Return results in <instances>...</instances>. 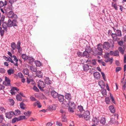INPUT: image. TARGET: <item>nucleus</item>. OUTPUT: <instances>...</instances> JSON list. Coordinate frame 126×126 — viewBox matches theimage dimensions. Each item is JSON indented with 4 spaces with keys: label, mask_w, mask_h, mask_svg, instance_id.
Listing matches in <instances>:
<instances>
[{
    "label": "nucleus",
    "mask_w": 126,
    "mask_h": 126,
    "mask_svg": "<svg viewBox=\"0 0 126 126\" xmlns=\"http://www.w3.org/2000/svg\"><path fill=\"white\" fill-rule=\"evenodd\" d=\"M62 106L64 108H65V106H67L68 107L69 106L68 110L71 112H74L73 110L75 109V105L73 102H71L70 101H68V102H64L62 103Z\"/></svg>",
    "instance_id": "f257e3e1"
},
{
    "label": "nucleus",
    "mask_w": 126,
    "mask_h": 126,
    "mask_svg": "<svg viewBox=\"0 0 126 126\" xmlns=\"http://www.w3.org/2000/svg\"><path fill=\"white\" fill-rule=\"evenodd\" d=\"M13 26L12 20L10 19L8 20L7 22L3 23L2 25V28L6 31L8 27H10Z\"/></svg>",
    "instance_id": "f03ea898"
},
{
    "label": "nucleus",
    "mask_w": 126,
    "mask_h": 126,
    "mask_svg": "<svg viewBox=\"0 0 126 126\" xmlns=\"http://www.w3.org/2000/svg\"><path fill=\"white\" fill-rule=\"evenodd\" d=\"M92 52L95 55H101L102 53V49L101 48H94V49H93Z\"/></svg>",
    "instance_id": "7ed1b4c3"
},
{
    "label": "nucleus",
    "mask_w": 126,
    "mask_h": 126,
    "mask_svg": "<svg viewBox=\"0 0 126 126\" xmlns=\"http://www.w3.org/2000/svg\"><path fill=\"white\" fill-rule=\"evenodd\" d=\"M114 42L112 39H110L109 42H104L103 45V47H111L114 46Z\"/></svg>",
    "instance_id": "20e7f679"
},
{
    "label": "nucleus",
    "mask_w": 126,
    "mask_h": 126,
    "mask_svg": "<svg viewBox=\"0 0 126 126\" xmlns=\"http://www.w3.org/2000/svg\"><path fill=\"white\" fill-rule=\"evenodd\" d=\"M113 40L115 41H116L117 40V37H121L122 36L121 31L119 30H116L115 33H114Z\"/></svg>",
    "instance_id": "39448f33"
},
{
    "label": "nucleus",
    "mask_w": 126,
    "mask_h": 126,
    "mask_svg": "<svg viewBox=\"0 0 126 126\" xmlns=\"http://www.w3.org/2000/svg\"><path fill=\"white\" fill-rule=\"evenodd\" d=\"M116 117L115 115L112 116L109 122V124H110L111 126H114V125L116 123L118 122L116 120Z\"/></svg>",
    "instance_id": "423d86ee"
},
{
    "label": "nucleus",
    "mask_w": 126,
    "mask_h": 126,
    "mask_svg": "<svg viewBox=\"0 0 126 126\" xmlns=\"http://www.w3.org/2000/svg\"><path fill=\"white\" fill-rule=\"evenodd\" d=\"M38 86L40 89L41 91H44L43 88L45 87L44 82L42 81L39 80L38 83Z\"/></svg>",
    "instance_id": "0eeeda50"
},
{
    "label": "nucleus",
    "mask_w": 126,
    "mask_h": 126,
    "mask_svg": "<svg viewBox=\"0 0 126 126\" xmlns=\"http://www.w3.org/2000/svg\"><path fill=\"white\" fill-rule=\"evenodd\" d=\"M7 16L9 18L13 19L14 18L16 19L17 17V15L16 14H14L12 11H10L8 13Z\"/></svg>",
    "instance_id": "6e6552de"
},
{
    "label": "nucleus",
    "mask_w": 126,
    "mask_h": 126,
    "mask_svg": "<svg viewBox=\"0 0 126 126\" xmlns=\"http://www.w3.org/2000/svg\"><path fill=\"white\" fill-rule=\"evenodd\" d=\"M93 49L92 48H86L85 49V51L83 52V54L84 56H85L86 57L87 56H88L89 54V53L91 52L92 51Z\"/></svg>",
    "instance_id": "1a4fd4ad"
},
{
    "label": "nucleus",
    "mask_w": 126,
    "mask_h": 126,
    "mask_svg": "<svg viewBox=\"0 0 126 126\" xmlns=\"http://www.w3.org/2000/svg\"><path fill=\"white\" fill-rule=\"evenodd\" d=\"M90 112L88 111H86L84 113L83 116L84 119L86 120H88L90 119Z\"/></svg>",
    "instance_id": "9d476101"
},
{
    "label": "nucleus",
    "mask_w": 126,
    "mask_h": 126,
    "mask_svg": "<svg viewBox=\"0 0 126 126\" xmlns=\"http://www.w3.org/2000/svg\"><path fill=\"white\" fill-rule=\"evenodd\" d=\"M15 114L13 112L11 111L9 112H7L5 113L6 117L8 119H11Z\"/></svg>",
    "instance_id": "9b49d317"
},
{
    "label": "nucleus",
    "mask_w": 126,
    "mask_h": 126,
    "mask_svg": "<svg viewBox=\"0 0 126 126\" xmlns=\"http://www.w3.org/2000/svg\"><path fill=\"white\" fill-rule=\"evenodd\" d=\"M5 81L3 82V84L6 86H9L10 84V80L9 78L6 77H5Z\"/></svg>",
    "instance_id": "f8f14e48"
},
{
    "label": "nucleus",
    "mask_w": 126,
    "mask_h": 126,
    "mask_svg": "<svg viewBox=\"0 0 126 126\" xmlns=\"http://www.w3.org/2000/svg\"><path fill=\"white\" fill-rule=\"evenodd\" d=\"M83 68L84 71H87L89 69H90L92 67L90 66H89L87 64H84L83 65Z\"/></svg>",
    "instance_id": "ddd939ff"
},
{
    "label": "nucleus",
    "mask_w": 126,
    "mask_h": 126,
    "mask_svg": "<svg viewBox=\"0 0 126 126\" xmlns=\"http://www.w3.org/2000/svg\"><path fill=\"white\" fill-rule=\"evenodd\" d=\"M94 77L95 78L98 79L100 78L101 75L98 72H95L94 74Z\"/></svg>",
    "instance_id": "4468645a"
},
{
    "label": "nucleus",
    "mask_w": 126,
    "mask_h": 126,
    "mask_svg": "<svg viewBox=\"0 0 126 126\" xmlns=\"http://www.w3.org/2000/svg\"><path fill=\"white\" fill-rule=\"evenodd\" d=\"M119 52L117 50H116L115 51H111L110 52V54L111 55H113L114 56H118Z\"/></svg>",
    "instance_id": "2eb2a0df"
},
{
    "label": "nucleus",
    "mask_w": 126,
    "mask_h": 126,
    "mask_svg": "<svg viewBox=\"0 0 126 126\" xmlns=\"http://www.w3.org/2000/svg\"><path fill=\"white\" fill-rule=\"evenodd\" d=\"M51 94L52 96L54 98H56L58 97L59 95L55 91H52L51 92Z\"/></svg>",
    "instance_id": "dca6fc26"
},
{
    "label": "nucleus",
    "mask_w": 126,
    "mask_h": 126,
    "mask_svg": "<svg viewBox=\"0 0 126 126\" xmlns=\"http://www.w3.org/2000/svg\"><path fill=\"white\" fill-rule=\"evenodd\" d=\"M45 82L46 84L50 85L52 83V81L49 79V78L46 77L45 79Z\"/></svg>",
    "instance_id": "f3484780"
},
{
    "label": "nucleus",
    "mask_w": 126,
    "mask_h": 126,
    "mask_svg": "<svg viewBox=\"0 0 126 126\" xmlns=\"http://www.w3.org/2000/svg\"><path fill=\"white\" fill-rule=\"evenodd\" d=\"M59 101L60 102H63L64 101V96L61 95L59 94L58 97Z\"/></svg>",
    "instance_id": "a211bd4d"
},
{
    "label": "nucleus",
    "mask_w": 126,
    "mask_h": 126,
    "mask_svg": "<svg viewBox=\"0 0 126 126\" xmlns=\"http://www.w3.org/2000/svg\"><path fill=\"white\" fill-rule=\"evenodd\" d=\"M93 122L94 123L95 125H98L99 122V120L98 118L96 117H94L93 119Z\"/></svg>",
    "instance_id": "6ab92c4d"
},
{
    "label": "nucleus",
    "mask_w": 126,
    "mask_h": 126,
    "mask_svg": "<svg viewBox=\"0 0 126 126\" xmlns=\"http://www.w3.org/2000/svg\"><path fill=\"white\" fill-rule=\"evenodd\" d=\"M43 74L42 72L39 71L36 72V76L39 78H42V77Z\"/></svg>",
    "instance_id": "aec40b11"
},
{
    "label": "nucleus",
    "mask_w": 126,
    "mask_h": 126,
    "mask_svg": "<svg viewBox=\"0 0 126 126\" xmlns=\"http://www.w3.org/2000/svg\"><path fill=\"white\" fill-rule=\"evenodd\" d=\"M17 90V88H16L15 87H13L11 90H10V93L12 95L15 94L16 91Z\"/></svg>",
    "instance_id": "412c9836"
},
{
    "label": "nucleus",
    "mask_w": 126,
    "mask_h": 126,
    "mask_svg": "<svg viewBox=\"0 0 126 126\" xmlns=\"http://www.w3.org/2000/svg\"><path fill=\"white\" fill-rule=\"evenodd\" d=\"M7 2L6 0H5L4 2H3L2 1H0V8L6 6L7 5Z\"/></svg>",
    "instance_id": "4be33fe9"
},
{
    "label": "nucleus",
    "mask_w": 126,
    "mask_h": 126,
    "mask_svg": "<svg viewBox=\"0 0 126 126\" xmlns=\"http://www.w3.org/2000/svg\"><path fill=\"white\" fill-rule=\"evenodd\" d=\"M65 97L66 99H67V101H64V102H68V101H69L70 99L71 98V95L69 94H67L65 95Z\"/></svg>",
    "instance_id": "5701e85b"
},
{
    "label": "nucleus",
    "mask_w": 126,
    "mask_h": 126,
    "mask_svg": "<svg viewBox=\"0 0 126 126\" xmlns=\"http://www.w3.org/2000/svg\"><path fill=\"white\" fill-rule=\"evenodd\" d=\"M48 108L50 111H52L53 110H55L56 107L55 105H53L52 106H49Z\"/></svg>",
    "instance_id": "b1692460"
},
{
    "label": "nucleus",
    "mask_w": 126,
    "mask_h": 126,
    "mask_svg": "<svg viewBox=\"0 0 126 126\" xmlns=\"http://www.w3.org/2000/svg\"><path fill=\"white\" fill-rule=\"evenodd\" d=\"M24 74L26 75H28L29 74V70L26 68H24L23 71Z\"/></svg>",
    "instance_id": "393cba45"
},
{
    "label": "nucleus",
    "mask_w": 126,
    "mask_h": 126,
    "mask_svg": "<svg viewBox=\"0 0 126 126\" xmlns=\"http://www.w3.org/2000/svg\"><path fill=\"white\" fill-rule=\"evenodd\" d=\"M21 57L25 61L27 60L28 58V56H27L26 54H22L21 56Z\"/></svg>",
    "instance_id": "a878e982"
},
{
    "label": "nucleus",
    "mask_w": 126,
    "mask_h": 126,
    "mask_svg": "<svg viewBox=\"0 0 126 126\" xmlns=\"http://www.w3.org/2000/svg\"><path fill=\"white\" fill-rule=\"evenodd\" d=\"M100 122L101 124L105 125L106 123V121L105 118L104 117L101 118L100 120Z\"/></svg>",
    "instance_id": "bb28decb"
},
{
    "label": "nucleus",
    "mask_w": 126,
    "mask_h": 126,
    "mask_svg": "<svg viewBox=\"0 0 126 126\" xmlns=\"http://www.w3.org/2000/svg\"><path fill=\"white\" fill-rule=\"evenodd\" d=\"M90 62L92 64L94 65H96V60L95 59H93L91 61L90 60H87L86 61V62Z\"/></svg>",
    "instance_id": "cd10ccee"
},
{
    "label": "nucleus",
    "mask_w": 126,
    "mask_h": 126,
    "mask_svg": "<svg viewBox=\"0 0 126 126\" xmlns=\"http://www.w3.org/2000/svg\"><path fill=\"white\" fill-rule=\"evenodd\" d=\"M125 42L123 40H121L118 42V44L119 46L123 47L125 45Z\"/></svg>",
    "instance_id": "c85d7f7f"
},
{
    "label": "nucleus",
    "mask_w": 126,
    "mask_h": 126,
    "mask_svg": "<svg viewBox=\"0 0 126 126\" xmlns=\"http://www.w3.org/2000/svg\"><path fill=\"white\" fill-rule=\"evenodd\" d=\"M108 34L109 36L111 35V36L113 40L114 33H112V31L111 30H109L108 31Z\"/></svg>",
    "instance_id": "c756f323"
},
{
    "label": "nucleus",
    "mask_w": 126,
    "mask_h": 126,
    "mask_svg": "<svg viewBox=\"0 0 126 126\" xmlns=\"http://www.w3.org/2000/svg\"><path fill=\"white\" fill-rule=\"evenodd\" d=\"M105 62H110V64H111L113 62L112 60V57H111V58H110L109 57L107 58H106L105 60Z\"/></svg>",
    "instance_id": "7c9ffc66"
},
{
    "label": "nucleus",
    "mask_w": 126,
    "mask_h": 126,
    "mask_svg": "<svg viewBox=\"0 0 126 126\" xmlns=\"http://www.w3.org/2000/svg\"><path fill=\"white\" fill-rule=\"evenodd\" d=\"M13 19L12 21V24L13 26H17L16 23H17L16 19L13 18Z\"/></svg>",
    "instance_id": "2f4dec72"
},
{
    "label": "nucleus",
    "mask_w": 126,
    "mask_h": 126,
    "mask_svg": "<svg viewBox=\"0 0 126 126\" xmlns=\"http://www.w3.org/2000/svg\"><path fill=\"white\" fill-rule=\"evenodd\" d=\"M109 109L111 112L113 113L115 112V110L113 106H110L109 107Z\"/></svg>",
    "instance_id": "473e14b6"
},
{
    "label": "nucleus",
    "mask_w": 126,
    "mask_h": 126,
    "mask_svg": "<svg viewBox=\"0 0 126 126\" xmlns=\"http://www.w3.org/2000/svg\"><path fill=\"white\" fill-rule=\"evenodd\" d=\"M7 72L8 74L9 75H10L12 74H13L14 73V70L12 69H10L8 70Z\"/></svg>",
    "instance_id": "72a5a7b5"
},
{
    "label": "nucleus",
    "mask_w": 126,
    "mask_h": 126,
    "mask_svg": "<svg viewBox=\"0 0 126 126\" xmlns=\"http://www.w3.org/2000/svg\"><path fill=\"white\" fill-rule=\"evenodd\" d=\"M98 84L101 87L104 85V83L102 80H100L98 82Z\"/></svg>",
    "instance_id": "f704fd0d"
},
{
    "label": "nucleus",
    "mask_w": 126,
    "mask_h": 126,
    "mask_svg": "<svg viewBox=\"0 0 126 126\" xmlns=\"http://www.w3.org/2000/svg\"><path fill=\"white\" fill-rule=\"evenodd\" d=\"M35 63L37 66L39 67L41 66V62L39 61H35Z\"/></svg>",
    "instance_id": "c9c22d12"
},
{
    "label": "nucleus",
    "mask_w": 126,
    "mask_h": 126,
    "mask_svg": "<svg viewBox=\"0 0 126 126\" xmlns=\"http://www.w3.org/2000/svg\"><path fill=\"white\" fill-rule=\"evenodd\" d=\"M31 113V112L30 111H28L27 112H24V114L26 116H28L29 117Z\"/></svg>",
    "instance_id": "e433bc0d"
},
{
    "label": "nucleus",
    "mask_w": 126,
    "mask_h": 126,
    "mask_svg": "<svg viewBox=\"0 0 126 126\" xmlns=\"http://www.w3.org/2000/svg\"><path fill=\"white\" fill-rule=\"evenodd\" d=\"M121 82L123 84V90H125L126 88V83L125 81H121Z\"/></svg>",
    "instance_id": "4c0bfd02"
},
{
    "label": "nucleus",
    "mask_w": 126,
    "mask_h": 126,
    "mask_svg": "<svg viewBox=\"0 0 126 126\" xmlns=\"http://www.w3.org/2000/svg\"><path fill=\"white\" fill-rule=\"evenodd\" d=\"M20 107L22 109L24 110L25 109V105L23 102H21L20 103Z\"/></svg>",
    "instance_id": "58836bf2"
},
{
    "label": "nucleus",
    "mask_w": 126,
    "mask_h": 126,
    "mask_svg": "<svg viewBox=\"0 0 126 126\" xmlns=\"http://www.w3.org/2000/svg\"><path fill=\"white\" fill-rule=\"evenodd\" d=\"M78 109L80 112H82L84 111L82 106H79Z\"/></svg>",
    "instance_id": "ea45409f"
},
{
    "label": "nucleus",
    "mask_w": 126,
    "mask_h": 126,
    "mask_svg": "<svg viewBox=\"0 0 126 126\" xmlns=\"http://www.w3.org/2000/svg\"><path fill=\"white\" fill-rule=\"evenodd\" d=\"M125 50L124 48H119V50L120 52L123 54L124 53Z\"/></svg>",
    "instance_id": "a19ab883"
},
{
    "label": "nucleus",
    "mask_w": 126,
    "mask_h": 126,
    "mask_svg": "<svg viewBox=\"0 0 126 126\" xmlns=\"http://www.w3.org/2000/svg\"><path fill=\"white\" fill-rule=\"evenodd\" d=\"M30 69L32 71L34 72H36L37 70V68L33 66L31 67Z\"/></svg>",
    "instance_id": "79ce46f5"
},
{
    "label": "nucleus",
    "mask_w": 126,
    "mask_h": 126,
    "mask_svg": "<svg viewBox=\"0 0 126 126\" xmlns=\"http://www.w3.org/2000/svg\"><path fill=\"white\" fill-rule=\"evenodd\" d=\"M4 33V30H2V28L0 27V33L1 36H3Z\"/></svg>",
    "instance_id": "37998d69"
},
{
    "label": "nucleus",
    "mask_w": 126,
    "mask_h": 126,
    "mask_svg": "<svg viewBox=\"0 0 126 126\" xmlns=\"http://www.w3.org/2000/svg\"><path fill=\"white\" fill-rule=\"evenodd\" d=\"M28 60L29 61V62L30 63H32L34 61V58L32 57H29L28 59Z\"/></svg>",
    "instance_id": "c03bdc74"
},
{
    "label": "nucleus",
    "mask_w": 126,
    "mask_h": 126,
    "mask_svg": "<svg viewBox=\"0 0 126 126\" xmlns=\"http://www.w3.org/2000/svg\"><path fill=\"white\" fill-rule=\"evenodd\" d=\"M105 101L107 104H109L110 102L109 98L108 97H107L105 98Z\"/></svg>",
    "instance_id": "a18cd8bd"
},
{
    "label": "nucleus",
    "mask_w": 126,
    "mask_h": 126,
    "mask_svg": "<svg viewBox=\"0 0 126 126\" xmlns=\"http://www.w3.org/2000/svg\"><path fill=\"white\" fill-rule=\"evenodd\" d=\"M8 1L9 3H10L11 6H12V4H14V3L16 2V0H7Z\"/></svg>",
    "instance_id": "49530a36"
},
{
    "label": "nucleus",
    "mask_w": 126,
    "mask_h": 126,
    "mask_svg": "<svg viewBox=\"0 0 126 126\" xmlns=\"http://www.w3.org/2000/svg\"><path fill=\"white\" fill-rule=\"evenodd\" d=\"M112 7H113L114 8L115 10H118V8L117 6V4L116 3L114 4L113 2H112Z\"/></svg>",
    "instance_id": "de8ad7c7"
},
{
    "label": "nucleus",
    "mask_w": 126,
    "mask_h": 126,
    "mask_svg": "<svg viewBox=\"0 0 126 126\" xmlns=\"http://www.w3.org/2000/svg\"><path fill=\"white\" fill-rule=\"evenodd\" d=\"M4 120V118L2 114H0V123L2 122Z\"/></svg>",
    "instance_id": "09e8293b"
},
{
    "label": "nucleus",
    "mask_w": 126,
    "mask_h": 126,
    "mask_svg": "<svg viewBox=\"0 0 126 126\" xmlns=\"http://www.w3.org/2000/svg\"><path fill=\"white\" fill-rule=\"evenodd\" d=\"M102 93L104 96H105L106 95L107 92L106 90V89H103L102 90Z\"/></svg>",
    "instance_id": "8fccbe9b"
},
{
    "label": "nucleus",
    "mask_w": 126,
    "mask_h": 126,
    "mask_svg": "<svg viewBox=\"0 0 126 126\" xmlns=\"http://www.w3.org/2000/svg\"><path fill=\"white\" fill-rule=\"evenodd\" d=\"M16 97V99L18 101H21L22 100L21 97L19 95H17Z\"/></svg>",
    "instance_id": "3c124183"
},
{
    "label": "nucleus",
    "mask_w": 126,
    "mask_h": 126,
    "mask_svg": "<svg viewBox=\"0 0 126 126\" xmlns=\"http://www.w3.org/2000/svg\"><path fill=\"white\" fill-rule=\"evenodd\" d=\"M0 113H2L3 112H5L6 111L5 109L3 107H0Z\"/></svg>",
    "instance_id": "603ef678"
},
{
    "label": "nucleus",
    "mask_w": 126,
    "mask_h": 126,
    "mask_svg": "<svg viewBox=\"0 0 126 126\" xmlns=\"http://www.w3.org/2000/svg\"><path fill=\"white\" fill-rule=\"evenodd\" d=\"M16 113L15 114V115H18L19 114H20V111L19 110H15Z\"/></svg>",
    "instance_id": "864d4df0"
},
{
    "label": "nucleus",
    "mask_w": 126,
    "mask_h": 126,
    "mask_svg": "<svg viewBox=\"0 0 126 126\" xmlns=\"http://www.w3.org/2000/svg\"><path fill=\"white\" fill-rule=\"evenodd\" d=\"M110 57V54L109 53H107L105 54L104 56V58L106 59L107 58Z\"/></svg>",
    "instance_id": "5fc2aeb1"
},
{
    "label": "nucleus",
    "mask_w": 126,
    "mask_h": 126,
    "mask_svg": "<svg viewBox=\"0 0 126 126\" xmlns=\"http://www.w3.org/2000/svg\"><path fill=\"white\" fill-rule=\"evenodd\" d=\"M5 16L4 15H2L1 16L0 19V26L1 25V21H3L4 19Z\"/></svg>",
    "instance_id": "6e6d98bb"
},
{
    "label": "nucleus",
    "mask_w": 126,
    "mask_h": 126,
    "mask_svg": "<svg viewBox=\"0 0 126 126\" xmlns=\"http://www.w3.org/2000/svg\"><path fill=\"white\" fill-rule=\"evenodd\" d=\"M33 89L34 91L36 92H38L39 91V90L35 86H33Z\"/></svg>",
    "instance_id": "4d7b16f0"
},
{
    "label": "nucleus",
    "mask_w": 126,
    "mask_h": 126,
    "mask_svg": "<svg viewBox=\"0 0 126 126\" xmlns=\"http://www.w3.org/2000/svg\"><path fill=\"white\" fill-rule=\"evenodd\" d=\"M17 75L20 78H22L23 77V76L22 73H18Z\"/></svg>",
    "instance_id": "13d9d810"
},
{
    "label": "nucleus",
    "mask_w": 126,
    "mask_h": 126,
    "mask_svg": "<svg viewBox=\"0 0 126 126\" xmlns=\"http://www.w3.org/2000/svg\"><path fill=\"white\" fill-rule=\"evenodd\" d=\"M5 70L3 68H0V72L1 73H4L5 72Z\"/></svg>",
    "instance_id": "bf43d9fd"
},
{
    "label": "nucleus",
    "mask_w": 126,
    "mask_h": 126,
    "mask_svg": "<svg viewBox=\"0 0 126 126\" xmlns=\"http://www.w3.org/2000/svg\"><path fill=\"white\" fill-rule=\"evenodd\" d=\"M121 69V68L120 67H117L116 69V72H117Z\"/></svg>",
    "instance_id": "052dcab7"
},
{
    "label": "nucleus",
    "mask_w": 126,
    "mask_h": 126,
    "mask_svg": "<svg viewBox=\"0 0 126 126\" xmlns=\"http://www.w3.org/2000/svg\"><path fill=\"white\" fill-rule=\"evenodd\" d=\"M30 99L32 101H34L36 100L35 98L33 96H31L30 97Z\"/></svg>",
    "instance_id": "680f3d73"
},
{
    "label": "nucleus",
    "mask_w": 126,
    "mask_h": 126,
    "mask_svg": "<svg viewBox=\"0 0 126 126\" xmlns=\"http://www.w3.org/2000/svg\"><path fill=\"white\" fill-rule=\"evenodd\" d=\"M37 107L39 108H41L42 106V105L38 101H37Z\"/></svg>",
    "instance_id": "e2e57ef3"
},
{
    "label": "nucleus",
    "mask_w": 126,
    "mask_h": 126,
    "mask_svg": "<svg viewBox=\"0 0 126 126\" xmlns=\"http://www.w3.org/2000/svg\"><path fill=\"white\" fill-rule=\"evenodd\" d=\"M56 125L58 126H62V124L61 122L59 121L57 122Z\"/></svg>",
    "instance_id": "0e129e2a"
},
{
    "label": "nucleus",
    "mask_w": 126,
    "mask_h": 126,
    "mask_svg": "<svg viewBox=\"0 0 126 126\" xmlns=\"http://www.w3.org/2000/svg\"><path fill=\"white\" fill-rule=\"evenodd\" d=\"M110 98L111 100V101L112 102L114 103H115V101L114 100V99L112 96V95H111V94H110Z\"/></svg>",
    "instance_id": "69168bd1"
},
{
    "label": "nucleus",
    "mask_w": 126,
    "mask_h": 126,
    "mask_svg": "<svg viewBox=\"0 0 126 126\" xmlns=\"http://www.w3.org/2000/svg\"><path fill=\"white\" fill-rule=\"evenodd\" d=\"M7 61H8L9 62H11V63H14V62L12 60L11 58L8 57V59H7Z\"/></svg>",
    "instance_id": "338daca9"
},
{
    "label": "nucleus",
    "mask_w": 126,
    "mask_h": 126,
    "mask_svg": "<svg viewBox=\"0 0 126 126\" xmlns=\"http://www.w3.org/2000/svg\"><path fill=\"white\" fill-rule=\"evenodd\" d=\"M20 41H18L16 44L17 47H20Z\"/></svg>",
    "instance_id": "774afa93"
}]
</instances>
